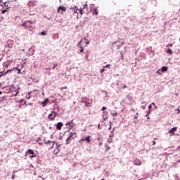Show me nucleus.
<instances>
[{
  "instance_id": "54",
  "label": "nucleus",
  "mask_w": 180,
  "mask_h": 180,
  "mask_svg": "<svg viewBox=\"0 0 180 180\" xmlns=\"http://www.w3.org/2000/svg\"><path fill=\"white\" fill-rule=\"evenodd\" d=\"M86 58H87V59H88V55H87V56H86Z\"/></svg>"
},
{
  "instance_id": "32",
  "label": "nucleus",
  "mask_w": 180,
  "mask_h": 180,
  "mask_svg": "<svg viewBox=\"0 0 180 180\" xmlns=\"http://www.w3.org/2000/svg\"><path fill=\"white\" fill-rule=\"evenodd\" d=\"M152 108H153V105L150 104V105L148 106V109H149V110H151Z\"/></svg>"
},
{
  "instance_id": "27",
  "label": "nucleus",
  "mask_w": 180,
  "mask_h": 180,
  "mask_svg": "<svg viewBox=\"0 0 180 180\" xmlns=\"http://www.w3.org/2000/svg\"><path fill=\"white\" fill-rule=\"evenodd\" d=\"M59 151H60V150L58 148H57V150H54L53 153L55 154H58Z\"/></svg>"
},
{
  "instance_id": "14",
  "label": "nucleus",
  "mask_w": 180,
  "mask_h": 180,
  "mask_svg": "<svg viewBox=\"0 0 180 180\" xmlns=\"http://www.w3.org/2000/svg\"><path fill=\"white\" fill-rule=\"evenodd\" d=\"M63 122H58L56 125L57 130H61V127H63Z\"/></svg>"
},
{
  "instance_id": "55",
  "label": "nucleus",
  "mask_w": 180,
  "mask_h": 180,
  "mask_svg": "<svg viewBox=\"0 0 180 180\" xmlns=\"http://www.w3.org/2000/svg\"><path fill=\"white\" fill-rule=\"evenodd\" d=\"M2 94V91H0V95Z\"/></svg>"
},
{
  "instance_id": "42",
  "label": "nucleus",
  "mask_w": 180,
  "mask_h": 180,
  "mask_svg": "<svg viewBox=\"0 0 180 180\" xmlns=\"http://www.w3.org/2000/svg\"><path fill=\"white\" fill-rule=\"evenodd\" d=\"M152 106L153 105V106H155V103H152L151 104H150Z\"/></svg>"
},
{
  "instance_id": "36",
  "label": "nucleus",
  "mask_w": 180,
  "mask_h": 180,
  "mask_svg": "<svg viewBox=\"0 0 180 180\" xmlns=\"http://www.w3.org/2000/svg\"><path fill=\"white\" fill-rule=\"evenodd\" d=\"M18 74H22L20 69L18 70Z\"/></svg>"
},
{
  "instance_id": "39",
  "label": "nucleus",
  "mask_w": 180,
  "mask_h": 180,
  "mask_svg": "<svg viewBox=\"0 0 180 180\" xmlns=\"http://www.w3.org/2000/svg\"><path fill=\"white\" fill-rule=\"evenodd\" d=\"M6 12V10H2L1 13H5Z\"/></svg>"
},
{
  "instance_id": "40",
  "label": "nucleus",
  "mask_w": 180,
  "mask_h": 180,
  "mask_svg": "<svg viewBox=\"0 0 180 180\" xmlns=\"http://www.w3.org/2000/svg\"><path fill=\"white\" fill-rule=\"evenodd\" d=\"M101 73H102V72H105V68H103V69L101 70Z\"/></svg>"
},
{
  "instance_id": "15",
  "label": "nucleus",
  "mask_w": 180,
  "mask_h": 180,
  "mask_svg": "<svg viewBox=\"0 0 180 180\" xmlns=\"http://www.w3.org/2000/svg\"><path fill=\"white\" fill-rule=\"evenodd\" d=\"M82 9L86 13V12H88V4H84V6Z\"/></svg>"
},
{
  "instance_id": "23",
  "label": "nucleus",
  "mask_w": 180,
  "mask_h": 180,
  "mask_svg": "<svg viewBox=\"0 0 180 180\" xmlns=\"http://www.w3.org/2000/svg\"><path fill=\"white\" fill-rule=\"evenodd\" d=\"M151 112V110H149V112H148V114L146 115V117H147V119H150V112Z\"/></svg>"
},
{
  "instance_id": "35",
  "label": "nucleus",
  "mask_w": 180,
  "mask_h": 180,
  "mask_svg": "<svg viewBox=\"0 0 180 180\" xmlns=\"http://www.w3.org/2000/svg\"><path fill=\"white\" fill-rule=\"evenodd\" d=\"M41 34L45 35V34H46V32H44H44H41Z\"/></svg>"
},
{
  "instance_id": "26",
  "label": "nucleus",
  "mask_w": 180,
  "mask_h": 180,
  "mask_svg": "<svg viewBox=\"0 0 180 180\" xmlns=\"http://www.w3.org/2000/svg\"><path fill=\"white\" fill-rule=\"evenodd\" d=\"M44 144H51V141L50 140L47 141H44Z\"/></svg>"
},
{
  "instance_id": "51",
  "label": "nucleus",
  "mask_w": 180,
  "mask_h": 180,
  "mask_svg": "<svg viewBox=\"0 0 180 180\" xmlns=\"http://www.w3.org/2000/svg\"><path fill=\"white\" fill-rule=\"evenodd\" d=\"M111 129H112V127H110L109 129H108V130H110Z\"/></svg>"
},
{
  "instance_id": "24",
  "label": "nucleus",
  "mask_w": 180,
  "mask_h": 180,
  "mask_svg": "<svg viewBox=\"0 0 180 180\" xmlns=\"http://www.w3.org/2000/svg\"><path fill=\"white\" fill-rule=\"evenodd\" d=\"M79 12L80 15H83L84 11H83L82 8H81L79 10Z\"/></svg>"
},
{
  "instance_id": "11",
  "label": "nucleus",
  "mask_w": 180,
  "mask_h": 180,
  "mask_svg": "<svg viewBox=\"0 0 180 180\" xmlns=\"http://www.w3.org/2000/svg\"><path fill=\"white\" fill-rule=\"evenodd\" d=\"M49 101L50 100L49 98H46L44 101L41 103V105H42L43 108L47 105V103H49Z\"/></svg>"
},
{
  "instance_id": "38",
  "label": "nucleus",
  "mask_w": 180,
  "mask_h": 180,
  "mask_svg": "<svg viewBox=\"0 0 180 180\" xmlns=\"http://www.w3.org/2000/svg\"><path fill=\"white\" fill-rule=\"evenodd\" d=\"M60 146H61L60 144L58 145V143H56L57 148H58V147H60Z\"/></svg>"
},
{
  "instance_id": "47",
  "label": "nucleus",
  "mask_w": 180,
  "mask_h": 180,
  "mask_svg": "<svg viewBox=\"0 0 180 180\" xmlns=\"http://www.w3.org/2000/svg\"><path fill=\"white\" fill-rule=\"evenodd\" d=\"M169 46L170 47H172V44H170Z\"/></svg>"
},
{
  "instance_id": "56",
  "label": "nucleus",
  "mask_w": 180,
  "mask_h": 180,
  "mask_svg": "<svg viewBox=\"0 0 180 180\" xmlns=\"http://www.w3.org/2000/svg\"><path fill=\"white\" fill-rule=\"evenodd\" d=\"M101 180H105V179H101Z\"/></svg>"
},
{
  "instance_id": "8",
  "label": "nucleus",
  "mask_w": 180,
  "mask_h": 180,
  "mask_svg": "<svg viewBox=\"0 0 180 180\" xmlns=\"http://www.w3.org/2000/svg\"><path fill=\"white\" fill-rule=\"evenodd\" d=\"M16 91H19V87L18 86H12L10 88V94L12 92H15Z\"/></svg>"
},
{
  "instance_id": "17",
  "label": "nucleus",
  "mask_w": 180,
  "mask_h": 180,
  "mask_svg": "<svg viewBox=\"0 0 180 180\" xmlns=\"http://www.w3.org/2000/svg\"><path fill=\"white\" fill-rule=\"evenodd\" d=\"M134 164V165H141V162L140 160H135Z\"/></svg>"
},
{
  "instance_id": "57",
  "label": "nucleus",
  "mask_w": 180,
  "mask_h": 180,
  "mask_svg": "<svg viewBox=\"0 0 180 180\" xmlns=\"http://www.w3.org/2000/svg\"><path fill=\"white\" fill-rule=\"evenodd\" d=\"M124 88H126V86H124Z\"/></svg>"
},
{
  "instance_id": "33",
  "label": "nucleus",
  "mask_w": 180,
  "mask_h": 180,
  "mask_svg": "<svg viewBox=\"0 0 180 180\" xmlns=\"http://www.w3.org/2000/svg\"><path fill=\"white\" fill-rule=\"evenodd\" d=\"M34 2H33V1H30V3H29V5H34Z\"/></svg>"
},
{
  "instance_id": "52",
  "label": "nucleus",
  "mask_w": 180,
  "mask_h": 180,
  "mask_svg": "<svg viewBox=\"0 0 180 180\" xmlns=\"http://www.w3.org/2000/svg\"><path fill=\"white\" fill-rule=\"evenodd\" d=\"M54 68H56V66H53V68H52V70H54Z\"/></svg>"
},
{
  "instance_id": "49",
  "label": "nucleus",
  "mask_w": 180,
  "mask_h": 180,
  "mask_svg": "<svg viewBox=\"0 0 180 180\" xmlns=\"http://www.w3.org/2000/svg\"><path fill=\"white\" fill-rule=\"evenodd\" d=\"M134 119H137V115H136V116L134 117Z\"/></svg>"
},
{
  "instance_id": "45",
  "label": "nucleus",
  "mask_w": 180,
  "mask_h": 180,
  "mask_svg": "<svg viewBox=\"0 0 180 180\" xmlns=\"http://www.w3.org/2000/svg\"><path fill=\"white\" fill-rule=\"evenodd\" d=\"M99 146H102V142H99Z\"/></svg>"
},
{
  "instance_id": "30",
  "label": "nucleus",
  "mask_w": 180,
  "mask_h": 180,
  "mask_svg": "<svg viewBox=\"0 0 180 180\" xmlns=\"http://www.w3.org/2000/svg\"><path fill=\"white\" fill-rule=\"evenodd\" d=\"M4 75H5V74H4V72H0V78L1 77H4Z\"/></svg>"
},
{
  "instance_id": "22",
  "label": "nucleus",
  "mask_w": 180,
  "mask_h": 180,
  "mask_svg": "<svg viewBox=\"0 0 180 180\" xmlns=\"http://www.w3.org/2000/svg\"><path fill=\"white\" fill-rule=\"evenodd\" d=\"M157 74H160V75L162 74V70L161 69L158 70Z\"/></svg>"
},
{
  "instance_id": "4",
  "label": "nucleus",
  "mask_w": 180,
  "mask_h": 180,
  "mask_svg": "<svg viewBox=\"0 0 180 180\" xmlns=\"http://www.w3.org/2000/svg\"><path fill=\"white\" fill-rule=\"evenodd\" d=\"M68 13L71 15H75V13H78V7L75 6L69 9Z\"/></svg>"
},
{
  "instance_id": "21",
  "label": "nucleus",
  "mask_w": 180,
  "mask_h": 180,
  "mask_svg": "<svg viewBox=\"0 0 180 180\" xmlns=\"http://www.w3.org/2000/svg\"><path fill=\"white\" fill-rule=\"evenodd\" d=\"M111 115H112V116H117V112H116V111H112V112H111Z\"/></svg>"
},
{
  "instance_id": "20",
  "label": "nucleus",
  "mask_w": 180,
  "mask_h": 180,
  "mask_svg": "<svg viewBox=\"0 0 180 180\" xmlns=\"http://www.w3.org/2000/svg\"><path fill=\"white\" fill-rule=\"evenodd\" d=\"M166 53H167V54H173L172 50L170 49H168Z\"/></svg>"
},
{
  "instance_id": "48",
  "label": "nucleus",
  "mask_w": 180,
  "mask_h": 180,
  "mask_svg": "<svg viewBox=\"0 0 180 180\" xmlns=\"http://www.w3.org/2000/svg\"><path fill=\"white\" fill-rule=\"evenodd\" d=\"M58 65V64H54V67H57Z\"/></svg>"
},
{
  "instance_id": "44",
  "label": "nucleus",
  "mask_w": 180,
  "mask_h": 180,
  "mask_svg": "<svg viewBox=\"0 0 180 180\" xmlns=\"http://www.w3.org/2000/svg\"><path fill=\"white\" fill-rule=\"evenodd\" d=\"M178 110V112L177 113H180V110L179 109H177Z\"/></svg>"
},
{
  "instance_id": "43",
  "label": "nucleus",
  "mask_w": 180,
  "mask_h": 180,
  "mask_svg": "<svg viewBox=\"0 0 180 180\" xmlns=\"http://www.w3.org/2000/svg\"><path fill=\"white\" fill-rule=\"evenodd\" d=\"M155 109H158V107H157V105H155Z\"/></svg>"
},
{
  "instance_id": "7",
  "label": "nucleus",
  "mask_w": 180,
  "mask_h": 180,
  "mask_svg": "<svg viewBox=\"0 0 180 180\" xmlns=\"http://www.w3.org/2000/svg\"><path fill=\"white\" fill-rule=\"evenodd\" d=\"M176 130H178V127H174L169 131V134H172V136H174L175 131H176Z\"/></svg>"
},
{
  "instance_id": "13",
  "label": "nucleus",
  "mask_w": 180,
  "mask_h": 180,
  "mask_svg": "<svg viewBox=\"0 0 180 180\" xmlns=\"http://www.w3.org/2000/svg\"><path fill=\"white\" fill-rule=\"evenodd\" d=\"M7 46L9 49H12V47H13V41H8L7 42Z\"/></svg>"
},
{
  "instance_id": "5",
  "label": "nucleus",
  "mask_w": 180,
  "mask_h": 180,
  "mask_svg": "<svg viewBox=\"0 0 180 180\" xmlns=\"http://www.w3.org/2000/svg\"><path fill=\"white\" fill-rule=\"evenodd\" d=\"M56 116H57V113L54 111H52L51 114L49 115L48 119H49L51 122H53L55 120Z\"/></svg>"
},
{
  "instance_id": "16",
  "label": "nucleus",
  "mask_w": 180,
  "mask_h": 180,
  "mask_svg": "<svg viewBox=\"0 0 180 180\" xmlns=\"http://www.w3.org/2000/svg\"><path fill=\"white\" fill-rule=\"evenodd\" d=\"M102 116L103 117V120H106V119H108V112L103 111Z\"/></svg>"
},
{
  "instance_id": "31",
  "label": "nucleus",
  "mask_w": 180,
  "mask_h": 180,
  "mask_svg": "<svg viewBox=\"0 0 180 180\" xmlns=\"http://www.w3.org/2000/svg\"><path fill=\"white\" fill-rule=\"evenodd\" d=\"M80 53H82V51H84V47L82 46H80Z\"/></svg>"
},
{
  "instance_id": "25",
  "label": "nucleus",
  "mask_w": 180,
  "mask_h": 180,
  "mask_svg": "<svg viewBox=\"0 0 180 180\" xmlns=\"http://www.w3.org/2000/svg\"><path fill=\"white\" fill-rule=\"evenodd\" d=\"M30 94H32V92L28 93V95H30ZM30 98H32L31 96H27V95L26 96L27 99H30Z\"/></svg>"
},
{
  "instance_id": "2",
  "label": "nucleus",
  "mask_w": 180,
  "mask_h": 180,
  "mask_svg": "<svg viewBox=\"0 0 180 180\" xmlns=\"http://www.w3.org/2000/svg\"><path fill=\"white\" fill-rule=\"evenodd\" d=\"M22 26L25 27V29H30V28L33 27V22L28 20L25 22H23L22 24Z\"/></svg>"
},
{
  "instance_id": "37",
  "label": "nucleus",
  "mask_w": 180,
  "mask_h": 180,
  "mask_svg": "<svg viewBox=\"0 0 180 180\" xmlns=\"http://www.w3.org/2000/svg\"><path fill=\"white\" fill-rule=\"evenodd\" d=\"M101 110H106V107H103Z\"/></svg>"
},
{
  "instance_id": "1",
  "label": "nucleus",
  "mask_w": 180,
  "mask_h": 180,
  "mask_svg": "<svg viewBox=\"0 0 180 180\" xmlns=\"http://www.w3.org/2000/svg\"><path fill=\"white\" fill-rule=\"evenodd\" d=\"M65 134H68V138L66 139V144H70L71 140H74V138H72V136H74V134H75V132L66 131Z\"/></svg>"
},
{
  "instance_id": "58",
  "label": "nucleus",
  "mask_w": 180,
  "mask_h": 180,
  "mask_svg": "<svg viewBox=\"0 0 180 180\" xmlns=\"http://www.w3.org/2000/svg\"><path fill=\"white\" fill-rule=\"evenodd\" d=\"M120 46L117 47V49H119Z\"/></svg>"
},
{
  "instance_id": "41",
  "label": "nucleus",
  "mask_w": 180,
  "mask_h": 180,
  "mask_svg": "<svg viewBox=\"0 0 180 180\" xmlns=\"http://www.w3.org/2000/svg\"><path fill=\"white\" fill-rule=\"evenodd\" d=\"M153 146H155V141H152Z\"/></svg>"
},
{
  "instance_id": "46",
  "label": "nucleus",
  "mask_w": 180,
  "mask_h": 180,
  "mask_svg": "<svg viewBox=\"0 0 180 180\" xmlns=\"http://www.w3.org/2000/svg\"><path fill=\"white\" fill-rule=\"evenodd\" d=\"M82 43V41H79V44H81Z\"/></svg>"
},
{
  "instance_id": "50",
  "label": "nucleus",
  "mask_w": 180,
  "mask_h": 180,
  "mask_svg": "<svg viewBox=\"0 0 180 180\" xmlns=\"http://www.w3.org/2000/svg\"><path fill=\"white\" fill-rule=\"evenodd\" d=\"M1 4H2V0H0V6H1Z\"/></svg>"
},
{
  "instance_id": "28",
  "label": "nucleus",
  "mask_w": 180,
  "mask_h": 180,
  "mask_svg": "<svg viewBox=\"0 0 180 180\" xmlns=\"http://www.w3.org/2000/svg\"><path fill=\"white\" fill-rule=\"evenodd\" d=\"M104 68H110V65H106L105 66H103Z\"/></svg>"
},
{
  "instance_id": "9",
  "label": "nucleus",
  "mask_w": 180,
  "mask_h": 180,
  "mask_svg": "<svg viewBox=\"0 0 180 180\" xmlns=\"http://www.w3.org/2000/svg\"><path fill=\"white\" fill-rule=\"evenodd\" d=\"M80 141H86L89 143H91V136H88L81 139Z\"/></svg>"
},
{
  "instance_id": "3",
  "label": "nucleus",
  "mask_w": 180,
  "mask_h": 180,
  "mask_svg": "<svg viewBox=\"0 0 180 180\" xmlns=\"http://www.w3.org/2000/svg\"><path fill=\"white\" fill-rule=\"evenodd\" d=\"M31 154V155H30ZM27 155H30V158H34L36 157V155H34V150L32 149H29L25 152V157H27Z\"/></svg>"
},
{
  "instance_id": "29",
  "label": "nucleus",
  "mask_w": 180,
  "mask_h": 180,
  "mask_svg": "<svg viewBox=\"0 0 180 180\" xmlns=\"http://www.w3.org/2000/svg\"><path fill=\"white\" fill-rule=\"evenodd\" d=\"M52 143H53V145H52V147L51 148V150H53V148H54V144H56L55 141H52Z\"/></svg>"
},
{
  "instance_id": "6",
  "label": "nucleus",
  "mask_w": 180,
  "mask_h": 180,
  "mask_svg": "<svg viewBox=\"0 0 180 180\" xmlns=\"http://www.w3.org/2000/svg\"><path fill=\"white\" fill-rule=\"evenodd\" d=\"M65 11H67V8L65 7H64L63 6H60L58 8V13H60L61 15H63L64 13V12H65Z\"/></svg>"
},
{
  "instance_id": "10",
  "label": "nucleus",
  "mask_w": 180,
  "mask_h": 180,
  "mask_svg": "<svg viewBox=\"0 0 180 180\" xmlns=\"http://www.w3.org/2000/svg\"><path fill=\"white\" fill-rule=\"evenodd\" d=\"M72 123V121L68 122L65 124V126H67V129H68L69 130H71V129L74 127V126L71 125Z\"/></svg>"
},
{
  "instance_id": "19",
  "label": "nucleus",
  "mask_w": 180,
  "mask_h": 180,
  "mask_svg": "<svg viewBox=\"0 0 180 180\" xmlns=\"http://www.w3.org/2000/svg\"><path fill=\"white\" fill-rule=\"evenodd\" d=\"M162 72H165L167 71H168V67H166V66H163L162 68Z\"/></svg>"
},
{
  "instance_id": "34",
  "label": "nucleus",
  "mask_w": 180,
  "mask_h": 180,
  "mask_svg": "<svg viewBox=\"0 0 180 180\" xmlns=\"http://www.w3.org/2000/svg\"><path fill=\"white\" fill-rule=\"evenodd\" d=\"M123 58H124V56L121 53V60H123Z\"/></svg>"
},
{
  "instance_id": "18",
  "label": "nucleus",
  "mask_w": 180,
  "mask_h": 180,
  "mask_svg": "<svg viewBox=\"0 0 180 180\" xmlns=\"http://www.w3.org/2000/svg\"><path fill=\"white\" fill-rule=\"evenodd\" d=\"M10 94H11V96H17L18 94H19V90H17L16 91L11 92Z\"/></svg>"
},
{
  "instance_id": "53",
  "label": "nucleus",
  "mask_w": 180,
  "mask_h": 180,
  "mask_svg": "<svg viewBox=\"0 0 180 180\" xmlns=\"http://www.w3.org/2000/svg\"><path fill=\"white\" fill-rule=\"evenodd\" d=\"M86 44H89V41H87V42H86Z\"/></svg>"
},
{
  "instance_id": "12",
  "label": "nucleus",
  "mask_w": 180,
  "mask_h": 180,
  "mask_svg": "<svg viewBox=\"0 0 180 180\" xmlns=\"http://www.w3.org/2000/svg\"><path fill=\"white\" fill-rule=\"evenodd\" d=\"M99 13V11H98V8H94L92 11V15H95L97 16V15Z\"/></svg>"
}]
</instances>
